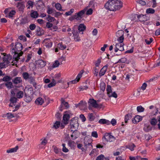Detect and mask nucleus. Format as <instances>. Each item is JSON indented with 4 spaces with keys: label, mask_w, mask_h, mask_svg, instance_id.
Wrapping results in <instances>:
<instances>
[{
    "label": "nucleus",
    "mask_w": 160,
    "mask_h": 160,
    "mask_svg": "<svg viewBox=\"0 0 160 160\" xmlns=\"http://www.w3.org/2000/svg\"><path fill=\"white\" fill-rule=\"evenodd\" d=\"M124 44L123 43H118L116 44V48H115V52H117L118 51L121 52L124 50L123 48Z\"/></svg>",
    "instance_id": "obj_12"
},
{
    "label": "nucleus",
    "mask_w": 160,
    "mask_h": 160,
    "mask_svg": "<svg viewBox=\"0 0 160 160\" xmlns=\"http://www.w3.org/2000/svg\"><path fill=\"white\" fill-rule=\"evenodd\" d=\"M158 122L157 120L155 118H153L150 121L151 124L153 126H155L156 125Z\"/></svg>",
    "instance_id": "obj_37"
},
{
    "label": "nucleus",
    "mask_w": 160,
    "mask_h": 160,
    "mask_svg": "<svg viewBox=\"0 0 160 160\" xmlns=\"http://www.w3.org/2000/svg\"><path fill=\"white\" fill-rule=\"evenodd\" d=\"M135 147V145L133 144H130L127 146L126 147L127 148H128L131 151H133L134 150V148Z\"/></svg>",
    "instance_id": "obj_33"
},
{
    "label": "nucleus",
    "mask_w": 160,
    "mask_h": 160,
    "mask_svg": "<svg viewBox=\"0 0 160 160\" xmlns=\"http://www.w3.org/2000/svg\"><path fill=\"white\" fill-rule=\"evenodd\" d=\"M46 20L49 22H52L54 21L55 18L50 15H48L46 18Z\"/></svg>",
    "instance_id": "obj_44"
},
{
    "label": "nucleus",
    "mask_w": 160,
    "mask_h": 160,
    "mask_svg": "<svg viewBox=\"0 0 160 160\" xmlns=\"http://www.w3.org/2000/svg\"><path fill=\"white\" fill-rule=\"evenodd\" d=\"M61 108H62V106H64L66 108H68L69 107V105L67 102H65L63 99H61Z\"/></svg>",
    "instance_id": "obj_25"
},
{
    "label": "nucleus",
    "mask_w": 160,
    "mask_h": 160,
    "mask_svg": "<svg viewBox=\"0 0 160 160\" xmlns=\"http://www.w3.org/2000/svg\"><path fill=\"white\" fill-rule=\"evenodd\" d=\"M108 67V65H106L102 67V68L100 70L99 73V75L100 76H102L105 74L107 70Z\"/></svg>",
    "instance_id": "obj_19"
},
{
    "label": "nucleus",
    "mask_w": 160,
    "mask_h": 160,
    "mask_svg": "<svg viewBox=\"0 0 160 160\" xmlns=\"http://www.w3.org/2000/svg\"><path fill=\"white\" fill-rule=\"evenodd\" d=\"M18 149V146H16L15 148H12L10 149L7 150V152L8 153H11L12 152H15L17 151V150Z\"/></svg>",
    "instance_id": "obj_29"
},
{
    "label": "nucleus",
    "mask_w": 160,
    "mask_h": 160,
    "mask_svg": "<svg viewBox=\"0 0 160 160\" xmlns=\"http://www.w3.org/2000/svg\"><path fill=\"white\" fill-rule=\"evenodd\" d=\"M155 12L154 9L151 8L147 9L146 11V13L148 14H153Z\"/></svg>",
    "instance_id": "obj_42"
},
{
    "label": "nucleus",
    "mask_w": 160,
    "mask_h": 160,
    "mask_svg": "<svg viewBox=\"0 0 160 160\" xmlns=\"http://www.w3.org/2000/svg\"><path fill=\"white\" fill-rule=\"evenodd\" d=\"M5 86L8 89H10L13 87L12 83L11 82H8L5 84Z\"/></svg>",
    "instance_id": "obj_31"
},
{
    "label": "nucleus",
    "mask_w": 160,
    "mask_h": 160,
    "mask_svg": "<svg viewBox=\"0 0 160 160\" xmlns=\"http://www.w3.org/2000/svg\"><path fill=\"white\" fill-rule=\"evenodd\" d=\"M15 84H17L22 83V81L21 78L17 77L14 78L12 81Z\"/></svg>",
    "instance_id": "obj_22"
},
{
    "label": "nucleus",
    "mask_w": 160,
    "mask_h": 160,
    "mask_svg": "<svg viewBox=\"0 0 160 160\" xmlns=\"http://www.w3.org/2000/svg\"><path fill=\"white\" fill-rule=\"evenodd\" d=\"M142 120V117L139 115H136L132 119V122L133 123H137Z\"/></svg>",
    "instance_id": "obj_17"
},
{
    "label": "nucleus",
    "mask_w": 160,
    "mask_h": 160,
    "mask_svg": "<svg viewBox=\"0 0 160 160\" xmlns=\"http://www.w3.org/2000/svg\"><path fill=\"white\" fill-rule=\"evenodd\" d=\"M59 127H61V124L59 121H56L54 124L53 127L55 129H57Z\"/></svg>",
    "instance_id": "obj_36"
},
{
    "label": "nucleus",
    "mask_w": 160,
    "mask_h": 160,
    "mask_svg": "<svg viewBox=\"0 0 160 160\" xmlns=\"http://www.w3.org/2000/svg\"><path fill=\"white\" fill-rule=\"evenodd\" d=\"M44 102L43 99L41 98H38L35 101L36 103L38 105H41Z\"/></svg>",
    "instance_id": "obj_28"
},
{
    "label": "nucleus",
    "mask_w": 160,
    "mask_h": 160,
    "mask_svg": "<svg viewBox=\"0 0 160 160\" xmlns=\"http://www.w3.org/2000/svg\"><path fill=\"white\" fill-rule=\"evenodd\" d=\"M33 5V3L31 1H28L27 2V4L26 6L28 9H30V8H32Z\"/></svg>",
    "instance_id": "obj_41"
},
{
    "label": "nucleus",
    "mask_w": 160,
    "mask_h": 160,
    "mask_svg": "<svg viewBox=\"0 0 160 160\" xmlns=\"http://www.w3.org/2000/svg\"><path fill=\"white\" fill-rule=\"evenodd\" d=\"M137 110L138 112H142L144 110V108L141 106L137 107Z\"/></svg>",
    "instance_id": "obj_48"
},
{
    "label": "nucleus",
    "mask_w": 160,
    "mask_h": 160,
    "mask_svg": "<svg viewBox=\"0 0 160 160\" xmlns=\"http://www.w3.org/2000/svg\"><path fill=\"white\" fill-rule=\"evenodd\" d=\"M19 57L20 56L18 54L15 53L13 56V59H12L10 63H11L12 65H16V67H17V63L20 58Z\"/></svg>",
    "instance_id": "obj_11"
},
{
    "label": "nucleus",
    "mask_w": 160,
    "mask_h": 160,
    "mask_svg": "<svg viewBox=\"0 0 160 160\" xmlns=\"http://www.w3.org/2000/svg\"><path fill=\"white\" fill-rule=\"evenodd\" d=\"M41 141L40 145L44 147L47 143V138H43L41 139Z\"/></svg>",
    "instance_id": "obj_30"
},
{
    "label": "nucleus",
    "mask_w": 160,
    "mask_h": 160,
    "mask_svg": "<svg viewBox=\"0 0 160 160\" xmlns=\"http://www.w3.org/2000/svg\"><path fill=\"white\" fill-rule=\"evenodd\" d=\"M44 31L42 29L39 28L37 29L36 34L38 36H41L43 34Z\"/></svg>",
    "instance_id": "obj_32"
},
{
    "label": "nucleus",
    "mask_w": 160,
    "mask_h": 160,
    "mask_svg": "<svg viewBox=\"0 0 160 160\" xmlns=\"http://www.w3.org/2000/svg\"><path fill=\"white\" fill-rule=\"evenodd\" d=\"M88 118L89 120L90 121H93L94 119V116H93L92 113L89 114Z\"/></svg>",
    "instance_id": "obj_53"
},
{
    "label": "nucleus",
    "mask_w": 160,
    "mask_h": 160,
    "mask_svg": "<svg viewBox=\"0 0 160 160\" xmlns=\"http://www.w3.org/2000/svg\"><path fill=\"white\" fill-rule=\"evenodd\" d=\"M58 47L59 49L61 50H63L66 48V45H62V43H59L58 44Z\"/></svg>",
    "instance_id": "obj_45"
},
{
    "label": "nucleus",
    "mask_w": 160,
    "mask_h": 160,
    "mask_svg": "<svg viewBox=\"0 0 160 160\" xmlns=\"http://www.w3.org/2000/svg\"><path fill=\"white\" fill-rule=\"evenodd\" d=\"M43 43L45 44V46L47 48H50L52 46V42L49 39H45L43 41Z\"/></svg>",
    "instance_id": "obj_13"
},
{
    "label": "nucleus",
    "mask_w": 160,
    "mask_h": 160,
    "mask_svg": "<svg viewBox=\"0 0 160 160\" xmlns=\"http://www.w3.org/2000/svg\"><path fill=\"white\" fill-rule=\"evenodd\" d=\"M72 115L71 112L69 111H66L64 112L62 122L61 123V128H63L68 123V121L70 117Z\"/></svg>",
    "instance_id": "obj_2"
},
{
    "label": "nucleus",
    "mask_w": 160,
    "mask_h": 160,
    "mask_svg": "<svg viewBox=\"0 0 160 160\" xmlns=\"http://www.w3.org/2000/svg\"><path fill=\"white\" fill-rule=\"evenodd\" d=\"M74 9H70V11L67 12L65 13V14L67 16H69L71 15V14L74 12Z\"/></svg>",
    "instance_id": "obj_60"
},
{
    "label": "nucleus",
    "mask_w": 160,
    "mask_h": 160,
    "mask_svg": "<svg viewBox=\"0 0 160 160\" xmlns=\"http://www.w3.org/2000/svg\"><path fill=\"white\" fill-rule=\"evenodd\" d=\"M37 64L40 68H43L46 65V62L42 60H38Z\"/></svg>",
    "instance_id": "obj_21"
},
{
    "label": "nucleus",
    "mask_w": 160,
    "mask_h": 160,
    "mask_svg": "<svg viewBox=\"0 0 160 160\" xmlns=\"http://www.w3.org/2000/svg\"><path fill=\"white\" fill-rule=\"evenodd\" d=\"M12 58V56L10 54H8L6 56L4 55L3 58V62L0 63V68H5L8 67L9 64L11 62Z\"/></svg>",
    "instance_id": "obj_3"
},
{
    "label": "nucleus",
    "mask_w": 160,
    "mask_h": 160,
    "mask_svg": "<svg viewBox=\"0 0 160 160\" xmlns=\"http://www.w3.org/2000/svg\"><path fill=\"white\" fill-rule=\"evenodd\" d=\"M86 8L87 9V8ZM86 12V13L87 15H91L92 13V8H90L88 10H87Z\"/></svg>",
    "instance_id": "obj_61"
},
{
    "label": "nucleus",
    "mask_w": 160,
    "mask_h": 160,
    "mask_svg": "<svg viewBox=\"0 0 160 160\" xmlns=\"http://www.w3.org/2000/svg\"><path fill=\"white\" fill-rule=\"evenodd\" d=\"M17 98L14 96H12L10 99L11 103H15L17 102Z\"/></svg>",
    "instance_id": "obj_43"
},
{
    "label": "nucleus",
    "mask_w": 160,
    "mask_h": 160,
    "mask_svg": "<svg viewBox=\"0 0 160 160\" xmlns=\"http://www.w3.org/2000/svg\"><path fill=\"white\" fill-rule=\"evenodd\" d=\"M87 10V8H85L83 10H82L78 13L75 14L76 17V20H80L83 17V15Z\"/></svg>",
    "instance_id": "obj_10"
},
{
    "label": "nucleus",
    "mask_w": 160,
    "mask_h": 160,
    "mask_svg": "<svg viewBox=\"0 0 160 160\" xmlns=\"http://www.w3.org/2000/svg\"><path fill=\"white\" fill-rule=\"evenodd\" d=\"M98 122L100 124H107L109 125L110 124V122L105 119H100L98 121Z\"/></svg>",
    "instance_id": "obj_24"
},
{
    "label": "nucleus",
    "mask_w": 160,
    "mask_h": 160,
    "mask_svg": "<svg viewBox=\"0 0 160 160\" xmlns=\"http://www.w3.org/2000/svg\"><path fill=\"white\" fill-rule=\"evenodd\" d=\"M24 95V93L22 91H18L16 94V96L18 99H21L23 98Z\"/></svg>",
    "instance_id": "obj_26"
},
{
    "label": "nucleus",
    "mask_w": 160,
    "mask_h": 160,
    "mask_svg": "<svg viewBox=\"0 0 160 160\" xmlns=\"http://www.w3.org/2000/svg\"><path fill=\"white\" fill-rule=\"evenodd\" d=\"M91 136L93 137L97 138L98 137V134L96 131H93L91 133Z\"/></svg>",
    "instance_id": "obj_55"
},
{
    "label": "nucleus",
    "mask_w": 160,
    "mask_h": 160,
    "mask_svg": "<svg viewBox=\"0 0 160 160\" xmlns=\"http://www.w3.org/2000/svg\"><path fill=\"white\" fill-rule=\"evenodd\" d=\"M38 14L37 12L32 11L31 14V17L33 18H37L38 16Z\"/></svg>",
    "instance_id": "obj_34"
},
{
    "label": "nucleus",
    "mask_w": 160,
    "mask_h": 160,
    "mask_svg": "<svg viewBox=\"0 0 160 160\" xmlns=\"http://www.w3.org/2000/svg\"><path fill=\"white\" fill-rule=\"evenodd\" d=\"M70 126L72 131L76 130L78 128V117H75L71 120Z\"/></svg>",
    "instance_id": "obj_4"
},
{
    "label": "nucleus",
    "mask_w": 160,
    "mask_h": 160,
    "mask_svg": "<svg viewBox=\"0 0 160 160\" xmlns=\"http://www.w3.org/2000/svg\"><path fill=\"white\" fill-rule=\"evenodd\" d=\"M17 7L19 11H22L25 7L24 3L23 2H18Z\"/></svg>",
    "instance_id": "obj_20"
},
{
    "label": "nucleus",
    "mask_w": 160,
    "mask_h": 160,
    "mask_svg": "<svg viewBox=\"0 0 160 160\" xmlns=\"http://www.w3.org/2000/svg\"><path fill=\"white\" fill-rule=\"evenodd\" d=\"M11 80V78L8 76H6L4 77L2 79V80L4 82H8Z\"/></svg>",
    "instance_id": "obj_47"
},
{
    "label": "nucleus",
    "mask_w": 160,
    "mask_h": 160,
    "mask_svg": "<svg viewBox=\"0 0 160 160\" xmlns=\"http://www.w3.org/2000/svg\"><path fill=\"white\" fill-rule=\"evenodd\" d=\"M86 29V26L83 24H80L78 26V30L79 32H83Z\"/></svg>",
    "instance_id": "obj_27"
},
{
    "label": "nucleus",
    "mask_w": 160,
    "mask_h": 160,
    "mask_svg": "<svg viewBox=\"0 0 160 160\" xmlns=\"http://www.w3.org/2000/svg\"><path fill=\"white\" fill-rule=\"evenodd\" d=\"M87 106V103L86 102H83L81 101L80 103L78 104H76L75 106L76 107H78L80 109H82L86 108Z\"/></svg>",
    "instance_id": "obj_16"
},
{
    "label": "nucleus",
    "mask_w": 160,
    "mask_h": 160,
    "mask_svg": "<svg viewBox=\"0 0 160 160\" xmlns=\"http://www.w3.org/2000/svg\"><path fill=\"white\" fill-rule=\"evenodd\" d=\"M88 103L90 105L97 109H100L102 107V104H98L96 100L93 99H89Z\"/></svg>",
    "instance_id": "obj_6"
},
{
    "label": "nucleus",
    "mask_w": 160,
    "mask_h": 160,
    "mask_svg": "<svg viewBox=\"0 0 160 160\" xmlns=\"http://www.w3.org/2000/svg\"><path fill=\"white\" fill-rule=\"evenodd\" d=\"M132 118V116L130 114H127L125 117V123H126L130 119Z\"/></svg>",
    "instance_id": "obj_40"
},
{
    "label": "nucleus",
    "mask_w": 160,
    "mask_h": 160,
    "mask_svg": "<svg viewBox=\"0 0 160 160\" xmlns=\"http://www.w3.org/2000/svg\"><path fill=\"white\" fill-rule=\"evenodd\" d=\"M124 32L122 30H119L116 33V36L117 37L123 36Z\"/></svg>",
    "instance_id": "obj_39"
},
{
    "label": "nucleus",
    "mask_w": 160,
    "mask_h": 160,
    "mask_svg": "<svg viewBox=\"0 0 160 160\" xmlns=\"http://www.w3.org/2000/svg\"><path fill=\"white\" fill-rule=\"evenodd\" d=\"M84 72V71L83 70H81L80 71L79 73L77 76L76 79L75 80H72L68 83V84L69 85L70 83L74 84L77 83L79 81L80 78L82 76V75Z\"/></svg>",
    "instance_id": "obj_9"
},
{
    "label": "nucleus",
    "mask_w": 160,
    "mask_h": 160,
    "mask_svg": "<svg viewBox=\"0 0 160 160\" xmlns=\"http://www.w3.org/2000/svg\"><path fill=\"white\" fill-rule=\"evenodd\" d=\"M105 87L106 85L105 83L103 82L101 83L100 85V87L102 91H103L105 90Z\"/></svg>",
    "instance_id": "obj_54"
},
{
    "label": "nucleus",
    "mask_w": 160,
    "mask_h": 160,
    "mask_svg": "<svg viewBox=\"0 0 160 160\" xmlns=\"http://www.w3.org/2000/svg\"><path fill=\"white\" fill-rule=\"evenodd\" d=\"M92 140L91 138H88V137H86L84 139V143L85 146L86 148L88 147L90 149H92V146L91 144Z\"/></svg>",
    "instance_id": "obj_8"
},
{
    "label": "nucleus",
    "mask_w": 160,
    "mask_h": 160,
    "mask_svg": "<svg viewBox=\"0 0 160 160\" xmlns=\"http://www.w3.org/2000/svg\"><path fill=\"white\" fill-rule=\"evenodd\" d=\"M25 100L26 102H29L32 101V98L30 96L26 95Z\"/></svg>",
    "instance_id": "obj_56"
},
{
    "label": "nucleus",
    "mask_w": 160,
    "mask_h": 160,
    "mask_svg": "<svg viewBox=\"0 0 160 160\" xmlns=\"http://www.w3.org/2000/svg\"><path fill=\"white\" fill-rule=\"evenodd\" d=\"M53 12V9L50 8L49 7H48L47 12L49 14H51Z\"/></svg>",
    "instance_id": "obj_59"
},
{
    "label": "nucleus",
    "mask_w": 160,
    "mask_h": 160,
    "mask_svg": "<svg viewBox=\"0 0 160 160\" xmlns=\"http://www.w3.org/2000/svg\"><path fill=\"white\" fill-rule=\"evenodd\" d=\"M107 93L109 97H113L114 98H117L118 97L116 93L115 92H112V88L110 86L108 85L106 89Z\"/></svg>",
    "instance_id": "obj_7"
},
{
    "label": "nucleus",
    "mask_w": 160,
    "mask_h": 160,
    "mask_svg": "<svg viewBox=\"0 0 160 160\" xmlns=\"http://www.w3.org/2000/svg\"><path fill=\"white\" fill-rule=\"evenodd\" d=\"M118 41L119 42L118 43H122L124 39L123 36H121L118 37Z\"/></svg>",
    "instance_id": "obj_62"
},
{
    "label": "nucleus",
    "mask_w": 160,
    "mask_h": 160,
    "mask_svg": "<svg viewBox=\"0 0 160 160\" xmlns=\"http://www.w3.org/2000/svg\"><path fill=\"white\" fill-rule=\"evenodd\" d=\"M15 48L17 51H20L22 50V44L19 42H17L15 45Z\"/></svg>",
    "instance_id": "obj_23"
},
{
    "label": "nucleus",
    "mask_w": 160,
    "mask_h": 160,
    "mask_svg": "<svg viewBox=\"0 0 160 160\" xmlns=\"http://www.w3.org/2000/svg\"><path fill=\"white\" fill-rule=\"evenodd\" d=\"M122 6V3L118 0H109L104 7L107 10L115 11L120 9Z\"/></svg>",
    "instance_id": "obj_1"
},
{
    "label": "nucleus",
    "mask_w": 160,
    "mask_h": 160,
    "mask_svg": "<svg viewBox=\"0 0 160 160\" xmlns=\"http://www.w3.org/2000/svg\"><path fill=\"white\" fill-rule=\"evenodd\" d=\"M4 12L6 15V16L9 18H12L16 13V11L15 10H12L8 12V9H5Z\"/></svg>",
    "instance_id": "obj_15"
},
{
    "label": "nucleus",
    "mask_w": 160,
    "mask_h": 160,
    "mask_svg": "<svg viewBox=\"0 0 160 160\" xmlns=\"http://www.w3.org/2000/svg\"><path fill=\"white\" fill-rule=\"evenodd\" d=\"M137 18L141 22H145L149 19V18L147 17L146 15L141 14L137 16Z\"/></svg>",
    "instance_id": "obj_14"
},
{
    "label": "nucleus",
    "mask_w": 160,
    "mask_h": 160,
    "mask_svg": "<svg viewBox=\"0 0 160 160\" xmlns=\"http://www.w3.org/2000/svg\"><path fill=\"white\" fill-rule=\"evenodd\" d=\"M104 156L102 154L98 156L96 158V160H102L104 158Z\"/></svg>",
    "instance_id": "obj_64"
},
{
    "label": "nucleus",
    "mask_w": 160,
    "mask_h": 160,
    "mask_svg": "<svg viewBox=\"0 0 160 160\" xmlns=\"http://www.w3.org/2000/svg\"><path fill=\"white\" fill-rule=\"evenodd\" d=\"M4 116L7 117V118L10 119L14 117V115L11 113H8L4 115Z\"/></svg>",
    "instance_id": "obj_38"
},
{
    "label": "nucleus",
    "mask_w": 160,
    "mask_h": 160,
    "mask_svg": "<svg viewBox=\"0 0 160 160\" xmlns=\"http://www.w3.org/2000/svg\"><path fill=\"white\" fill-rule=\"evenodd\" d=\"M52 82L48 85V87L49 88H51L55 86L56 85V82L55 80L54 79H52Z\"/></svg>",
    "instance_id": "obj_35"
},
{
    "label": "nucleus",
    "mask_w": 160,
    "mask_h": 160,
    "mask_svg": "<svg viewBox=\"0 0 160 160\" xmlns=\"http://www.w3.org/2000/svg\"><path fill=\"white\" fill-rule=\"evenodd\" d=\"M59 64H60L59 62L57 60L52 65V68H54L58 67L59 66Z\"/></svg>",
    "instance_id": "obj_49"
},
{
    "label": "nucleus",
    "mask_w": 160,
    "mask_h": 160,
    "mask_svg": "<svg viewBox=\"0 0 160 160\" xmlns=\"http://www.w3.org/2000/svg\"><path fill=\"white\" fill-rule=\"evenodd\" d=\"M55 7L58 11H62L61 5L58 3H56L55 5Z\"/></svg>",
    "instance_id": "obj_46"
},
{
    "label": "nucleus",
    "mask_w": 160,
    "mask_h": 160,
    "mask_svg": "<svg viewBox=\"0 0 160 160\" xmlns=\"http://www.w3.org/2000/svg\"><path fill=\"white\" fill-rule=\"evenodd\" d=\"M23 78L25 79H27L29 78V75L27 72H24L22 74Z\"/></svg>",
    "instance_id": "obj_52"
},
{
    "label": "nucleus",
    "mask_w": 160,
    "mask_h": 160,
    "mask_svg": "<svg viewBox=\"0 0 160 160\" xmlns=\"http://www.w3.org/2000/svg\"><path fill=\"white\" fill-rule=\"evenodd\" d=\"M61 76V74L60 73H58L55 75L53 79H54L55 80H57Z\"/></svg>",
    "instance_id": "obj_57"
},
{
    "label": "nucleus",
    "mask_w": 160,
    "mask_h": 160,
    "mask_svg": "<svg viewBox=\"0 0 160 160\" xmlns=\"http://www.w3.org/2000/svg\"><path fill=\"white\" fill-rule=\"evenodd\" d=\"M137 2L138 4L142 6L145 5L146 4V2L143 0L138 1H137Z\"/></svg>",
    "instance_id": "obj_58"
},
{
    "label": "nucleus",
    "mask_w": 160,
    "mask_h": 160,
    "mask_svg": "<svg viewBox=\"0 0 160 160\" xmlns=\"http://www.w3.org/2000/svg\"><path fill=\"white\" fill-rule=\"evenodd\" d=\"M152 38H148L147 39H146L145 40V41L146 42L147 44H149L152 42Z\"/></svg>",
    "instance_id": "obj_51"
},
{
    "label": "nucleus",
    "mask_w": 160,
    "mask_h": 160,
    "mask_svg": "<svg viewBox=\"0 0 160 160\" xmlns=\"http://www.w3.org/2000/svg\"><path fill=\"white\" fill-rule=\"evenodd\" d=\"M115 139V138L110 133H105L102 137L103 141L104 142H112L114 141Z\"/></svg>",
    "instance_id": "obj_5"
},
{
    "label": "nucleus",
    "mask_w": 160,
    "mask_h": 160,
    "mask_svg": "<svg viewBox=\"0 0 160 160\" xmlns=\"http://www.w3.org/2000/svg\"><path fill=\"white\" fill-rule=\"evenodd\" d=\"M74 40L76 41H79L80 40V38L79 36V33L77 31H73L72 32Z\"/></svg>",
    "instance_id": "obj_18"
},
{
    "label": "nucleus",
    "mask_w": 160,
    "mask_h": 160,
    "mask_svg": "<svg viewBox=\"0 0 160 160\" xmlns=\"http://www.w3.org/2000/svg\"><path fill=\"white\" fill-rule=\"evenodd\" d=\"M62 146L63 147L62 151L65 152H68V150L67 148H66L65 144L64 143L62 144Z\"/></svg>",
    "instance_id": "obj_63"
},
{
    "label": "nucleus",
    "mask_w": 160,
    "mask_h": 160,
    "mask_svg": "<svg viewBox=\"0 0 160 160\" xmlns=\"http://www.w3.org/2000/svg\"><path fill=\"white\" fill-rule=\"evenodd\" d=\"M75 142H74L69 141H68V144L71 148H73L74 147Z\"/></svg>",
    "instance_id": "obj_50"
}]
</instances>
